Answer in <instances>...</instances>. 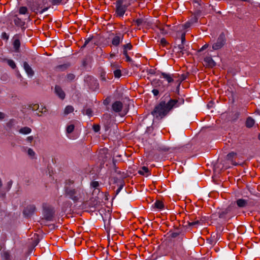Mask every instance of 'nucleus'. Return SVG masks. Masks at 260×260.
Listing matches in <instances>:
<instances>
[{"mask_svg": "<svg viewBox=\"0 0 260 260\" xmlns=\"http://www.w3.org/2000/svg\"><path fill=\"white\" fill-rule=\"evenodd\" d=\"M123 35L115 36L112 40V44L113 46H117L122 41Z\"/></svg>", "mask_w": 260, "mask_h": 260, "instance_id": "ddd939ff", "label": "nucleus"}, {"mask_svg": "<svg viewBox=\"0 0 260 260\" xmlns=\"http://www.w3.org/2000/svg\"><path fill=\"white\" fill-rule=\"evenodd\" d=\"M149 170L148 168L146 167H143L139 171L138 173L139 174L142 175H145L146 174L148 173Z\"/></svg>", "mask_w": 260, "mask_h": 260, "instance_id": "4be33fe9", "label": "nucleus"}, {"mask_svg": "<svg viewBox=\"0 0 260 260\" xmlns=\"http://www.w3.org/2000/svg\"><path fill=\"white\" fill-rule=\"evenodd\" d=\"M74 184V181L71 180L66 181L64 187L65 195L74 202H76L82 200L85 196V191L82 187H77V188H72L70 187L71 185Z\"/></svg>", "mask_w": 260, "mask_h": 260, "instance_id": "f03ea898", "label": "nucleus"}, {"mask_svg": "<svg viewBox=\"0 0 260 260\" xmlns=\"http://www.w3.org/2000/svg\"><path fill=\"white\" fill-rule=\"evenodd\" d=\"M28 12L27 8L26 7H21L19 8V13L20 14H27Z\"/></svg>", "mask_w": 260, "mask_h": 260, "instance_id": "a878e982", "label": "nucleus"}, {"mask_svg": "<svg viewBox=\"0 0 260 260\" xmlns=\"http://www.w3.org/2000/svg\"><path fill=\"white\" fill-rule=\"evenodd\" d=\"M237 204L239 207L242 208L247 205V202L245 200L240 199L237 201Z\"/></svg>", "mask_w": 260, "mask_h": 260, "instance_id": "a211bd4d", "label": "nucleus"}, {"mask_svg": "<svg viewBox=\"0 0 260 260\" xmlns=\"http://www.w3.org/2000/svg\"><path fill=\"white\" fill-rule=\"evenodd\" d=\"M115 4L116 7L115 15L119 18L123 17L127 8L131 5L129 2H126L125 0H116Z\"/></svg>", "mask_w": 260, "mask_h": 260, "instance_id": "7ed1b4c3", "label": "nucleus"}, {"mask_svg": "<svg viewBox=\"0 0 260 260\" xmlns=\"http://www.w3.org/2000/svg\"><path fill=\"white\" fill-rule=\"evenodd\" d=\"M114 75L115 78H120L121 76V72L120 70H116L114 71Z\"/></svg>", "mask_w": 260, "mask_h": 260, "instance_id": "7c9ffc66", "label": "nucleus"}, {"mask_svg": "<svg viewBox=\"0 0 260 260\" xmlns=\"http://www.w3.org/2000/svg\"><path fill=\"white\" fill-rule=\"evenodd\" d=\"M122 53L123 55H126L128 50H131L133 48V46L131 43H127L122 45Z\"/></svg>", "mask_w": 260, "mask_h": 260, "instance_id": "2eb2a0df", "label": "nucleus"}, {"mask_svg": "<svg viewBox=\"0 0 260 260\" xmlns=\"http://www.w3.org/2000/svg\"><path fill=\"white\" fill-rule=\"evenodd\" d=\"M123 187V185H121L116 190V194H118Z\"/></svg>", "mask_w": 260, "mask_h": 260, "instance_id": "de8ad7c7", "label": "nucleus"}, {"mask_svg": "<svg viewBox=\"0 0 260 260\" xmlns=\"http://www.w3.org/2000/svg\"><path fill=\"white\" fill-rule=\"evenodd\" d=\"M175 49L177 51L179 57L183 56L185 54H188V52L185 48L184 44H179L177 47H175Z\"/></svg>", "mask_w": 260, "mask_h": 260, "instance_id": "0eeeda50", "label": "nucleus"}, {"mask_svg": "<svg viewBox=\"0 0 260 260\" xmlns=\"http://www.w3.org/2000/svg\"><path fill=\"white\" fill-rule=\"evenodd\" d=\"M93 129L95 132H98L100 130V126L99 125H94Z\"/></svg>", "mask_w": 260, "mask_h": 260, "instance_id": "c9c22d12", "label": "nucleus"}, {"mask_svg": "<svg viewBox=\"0 0 260 260\" xmlns=\"http://www.w3.org/2000/svg\"><path fill=\"white\" fill-rule=\"evenodd\" d=\"M23 68L29 77H31L34 76V72L27 62L25 61L23 63Z\"/></svg>", "mask_w": 260, "mask_h": 260, "instance_id": "f8f14e48", "label": "nucleus"}, {"mask_svg": "<svg viewBox=\"0 0 260 260\" xmlns=\"http://www.w3.org/2000/svg\"><path fill=\"white\" fill-rule=\"evenodd\" d=\"M208 47V45L207 44H205V45H204L201 49V50H203L204 49H205L206 48H207Z\"/></svg>", "mask_w": 260, "mask_h": 260, "instance_id": "603ef678", "label": "nucleus"}, {"mask_svg": "<svg viewBox=\"0 0 260 260\" xmlns=\"http://www.w3.org/2000/svg\"><path fill=\"white\" fill-rule=\"evenodd\" d=\"M154 208L158 209V210H161L164 209V205L162 201L159 200H157L155 201L153 205Z\"/></svg>", "mask_w": 260, "mask_h": 260, "instance_id": "f3484780", "label": "nucleus"}, {"mask_svg": "<svg viewBox=\"0 0 260 260\" xmlns=\"http://www.w3.org/2000/svg\"><path fill=\"white\" fill-rule=\"evenodd\" d=\"M181 44H184L185 41V32H182L181 35Z\"/></svg>", "mask_w": 260, "mask_h": 260, "instance_id": "72a5a7b5", "label": "nucleus"}, {"mask_svg": "<svg viewBox=\"0 0 260 260\" xmlns=\"http://www.w3.org/2000/svg\"><path fill=\"white\" fill-rule=\"evenodd\" d=\"M153 86L155 88L157 89L160 91V92L165 91L166 88V86L164 85L163 82L159 80L153 82Z\"/></svg>", "mask_w": 260, "mask_h": 260, "instance_id": "6e6552de", "label": "nucleus"}, {"mask_svg": "<svg viewBox=\"0 0 260 260\" xmlns=\"http://www.w3.org/2000/svg\"><path fill=\"white\" fill-rule=\"evenodd\" d=\"M258 139L260 140V134L258 136Z\"/></svg>", "mask_w": 260, "mask_h": 260, "instance_id": "13d9d810", "label": "nucleus"}, {"mask_svg": "<svg viewBox=\"0 0 260 260\" xmlns=\"http://www.w3.org/2000/svg\"><path fill=\"white\" fill-rule=\"evenodd\" d=\"M90 186L94 189H98L99 186V183L98 181H92L90 184Z\"/></svg>", "mask_w": 260, "mask_h": 260, "instance_id": "c756f323", "label": "nucleus"}, {"mask_svg": "<svg viewBox=\"0 0 260 260\" xmlns=\"http://www.w3.org/2000/svg\"><path fill=\"white\" fill-rule=\"evenodd\" d=\"M4 117L5 114L3 113L0 112V119H3V118H4Z\"/></svg>", "mask_w": 260, "mask_h": 260, "instance_id": "8fccbe9b", "label": "nucleus"}, {"mask_svg": "<svg viewBox=\"0 0 260 260\" xmlns=\"http://www.w3.org/2000/svg\"><path fill=\"white\" fill-rule=\"evenodd\" d=\"M183 103L184 100L182 99L179 100L171 99L167 103L161 101L155 107L152 112V114L156 118H162L172 109L178 107Z\"/></svg>", "mask_w": 260, "mask_h": 260, "instance_id": "f257e3e1", "label": "nucleus"}, {"mask_svg": "<svg viewBox=\"0 0 260 260\" xmlns=\"http://www.w3.org/2000/svg\"><path fill=\"white\" fill-rule=\"evenodd\" d=\"M197 20H198V19H197V17L194 16V17H193V18H192L191 19V20L190 21L191 22V24H192L193 23L197 22Z\"/></svg>", "mask_w": 260, "mask_h": 260, "instance_id": "37998d69", "label": "nucleus"}, {"mask_svg": "<svg viewBox=\"0 0 260 260\" xmlns=\"http://www.w3.org/2000/svg\"><path fill=\"white\" fill-rule=\"evenodd\" d=\"M143 22V20L141 19H138L135 21V23L138 26L141 25Z\"/></svg>", "mask_w": 260, "mask_h": 260, "instance_id": "e433bc0d", "label": "nucleus"}, {"mask_svg": "<svg viewBox=\"0 0 260 260\" xmlns=\"http://www.w3.org/2000/svg\"><path fill=\"white\" fill-rule=\"evenodd\" d=\"M114 56V54L111 53V54H110V57H113Z\"/></svg>", "mask_w": 260, "mask_h": 260, "instance_id": "4d7b16f0", "label": "nucleus"}, {"mask_svg": "<svg viewBox=\"0 0 260 260\" xmlns=\"http://www.w3.org/2000/svg\"><path fill=\"white\" fill-rule=\"evenodd\" d=\"M14 23L15 24L18 25L20 24V23L21 22V20L20 18H19L18 17H16L15 18V19L14 20Z\"/></svg>", "mask_w": 260, "mask_h": 260, "instance_id": "ea45409f", "label": "nucleus"}, {"mask_svg": "<svg viewBox=\"0 0 260 260\" xmlns=\"http://www.w3.org/2000/svg\"><path fill=\"white\" fill-rule=\"evenodd\" d=\"M2 38L3 39H8V36L7 35L6 32H3L2 34Z\"/></svg>", "mask_w": 260, "mask_h": 260, "instance_id": "49530a36", "label": "nucleus"}, {"mask_svg": "<svg viewBox=\"0 0 260 260\" xmlns=\"http://www.w3.org/2000/svg\"><path fill=\"white\" fill-rule=\"evenodd\" d=\"M200 223V222L199 220L188 222V225L190 226L199 225Z\"/></svg>", "mask_w": 260, "mask_h": 260, "instance_id": "2f4dec72", "label": "nucleus"}, {"mask_svg": "<svg viewBox=\"0 0 260 260\" xmlns=\"http://www.w3.org/2000/svg\"><path fill=\"white\" fill-rule=\"evenodd\" d=\"M73 111H74V108L73 106H68L66 107V108L64 109V113L65 114H68L69 113L73 112Z\"/></svg>", "mask_w": 260, "mask_h": 260, "instance_id": "5701e85b", "label": "nucleus"}, {"mask_svg": "<svg viewBox=\"0 0 260 260\" xmlns=\"http://www.w3.org/2000/svg\"><path fill=\"white\" fill-rule=\"evenodd\" d=\"M62 0H52V3L54 5H59L61 2Z\"/></svg>", "mask_w": 260, "mask_h": 260, "instance_id": "58836bf2", "label": "nucleus"}, {"mask_svg": "<svg viewBox=\"0 0 260 260\" xmlns=\"http://www.w3.org/2000/svg\"><path fill=\"white\" fill-rule=\"evenodd\" d=\"M75 78V76L73 74H69L68 76V79L69 80H73Z\"/></svg>", "mask_w": 260, "mask_h": 260, "instance_id": "a18cd8bd", "label": "nucleus"}, {"mask_svg": "<svg viewBox=\"0 0 260 260\" xmlns=\"http://www.w3.org/2000/svg\"><path fill=\"white\" fill-rule=\"evenodd\" d=\"M20 46V42L18 39H15L13 42V47L16 52H18Z\"/></svg>", "mask_w": 260, "mask_h": 260, "instance_id": "6ab92c4d", "label": "nucleus"}, {"mask_svg": "<svg viewBox=\"0 0 260 260\" xmlns=\"http://www.w3.org/2000/svg\"><path fill=\"white\" fill-rule=\"evenodd\" d=\"M3 184L1 179H0V187H2Z\"/></svg>", "mask_w": 260, "mask_h": 260, "instance_id": "6e6d98bb", "label": "nucleus"}, {"mask_svg": "<svg viewBox=\"0 0 260 260\" xmlns=\"http://www.w3.org/2000/svg\"><path fill=\"white\" fill-rule=\"evenodd\" d=\"M204 63L205 66L210 68H213L216 65L215 62L210 56H207L204 58Z\"/></svg>", "mask_w": 260, "mask_h": 260, "instance_id": "9d476101", "label": "nucleus"}, {"mask_svg": "<svg viewBox=\"0 0 260 260\" xmlns=\"http://www.w3.org/2000/svg\"><path fill=\"white\" fill-rule=\"evenodd\" d=\"M160 44L163 45V46H165L167 44V42L166 40L164 38H162L161 40H160Z\"/></svg>", "mask_w": 260, "mask_h": 260, "instance_id": "79ce46f5", "label": "nucleus"}, {"mask_svg": "<svg viewBox=\"0 0 260 260\" xmlns=\"http://www.w3.org/2000/svg\"><path fill=\"white\" fill-rule=\"evenodd\" d=\"M29 108L32 111H37L40 109V106L37 104H32L29 106Z\"/></svg>", "mask_w": 260, "mask_h": 260, "instance_id": "bb28decb", "label": "nucleus"}, {"mask_svg": "<svg viewBox=\"0 0 260 260\" xmlns=\"http://www.w3.org/2000/svg\"><path fill=\"white\" fill-rule=\"evenodd\" d=\"M225 42V36L223 34L220 35L216 42L212 45L213 50H218L221 48Z\"/></svg>", "mask_w": 260, "mask_h": 260, "instance_id": "20e7f679", "label": "nucleus"}, {"mask_svg": "<svg viewBox=\"0 0 260 260\" xmlns=\"http://www.w3.org/2000/svg\"><path fill=\"white\" fill-rule=\"evenodd\" d=\"M7 62L8 65L12 69H15L16 67L15 62L12 59H7Z\"/></svg>", "mask_w": 260, "mask_h": 260, "instance_id": "cd10ccee", "label": "nucleus"}, {"mask_svg": "<svg viewBox=\"0 0 260 260\" xmlns=\"http://www.w3.org/2000/svg\"><path fill=\"white\" fill-rule=\"evenodd\" d=\"M48 10V8H45L44 9H41L40 10L39 8H37V10L41 14H42L43 13H44V12H45L46 11H47Z\"/></svg>", "mask_w": 260, "mask_h": 260, "instance_id": "a19ab883", "label": "nucleus"}, {"mask_svg": "<svg viewBox=\"0 0 260 260\" xmlns=\"http://www.w3.org/2000/svg\"><path fill=\"white\" fill-rule=\"evenodd\" d=\"M55 92L56 95L61 100L65 98V93L59 86H55Z\"/></svg>", "mask_w": 260, "mask_h": 260, "instance_id": "9b49d317", "label": "nucleus"}, {"mask_svg": "<svg viewBox=\"0 0 260 260\" xmlns=\"http://www.w3.org/2000/svg\"><path fill=\"white\" fill-rule=\"evenodd\" d=\"M192 25L190 21H187L184 24H182L179 26L180 28L187 29L190 27Z\"/></svg>", "mask_w": 260, "mask_h": 260, "instance_id": "393cba45", "label": "nucleus"}, {"mask_svg": "<svg viewBox=\"0 0 260 260\" xmlns=\"http://www.w3.org/2000/svg\"><path fill=\"white\" fill-rule=\"evenodd\" d=\"M160 77L165 79L169 84H171L174 82L175 79L178 77V76L177 74H171L162 72L160 74Z\"/></svg>", "mask_w": 260, "mask_h": 260, "instance_id": "39448f33", "label": "nucleus"}, {"mask_svg": "<svg viewBox=\"0 0 260 260\" xmlns=\"http://www.w3.org/2000/svg\"><path fill=\"white\" fill-rule=\"evenodd\" d=\"M124 56L126 57V61H130L131 60V57L128 55V53H126V55H124Z\"/></svg>", "mask_w": 260, "mask_h": 260, "instance_id": "09e8293b", "label": "nucleus"}, {"mask_svg": "<svg viewBox=\"0 0 260 260\" xmlns=\"http://www.w3.org/2000/svg\"><path fill=\"white\" fill-rule=\"evenodd\" d=\"M122 103L120 101H116L113 103L112 109L115 112H119L122 109Z\"/></svg>", "mask_w": 260, "mask_h": 260, "instance_id": "1a4fd4ad", "label": "nucleus"}, {"mask_svg": "<svg viewBox=\"0 0 260 260\" xmlns=\"http://www.w3.org/2000/svg\"><path fill=\"white\" fill-rule=\"evenodd\" d=\"M75 126L73 124H69L66 128V132L67 134H71L74 130Z\"/></svg>", "mask_w": 260, "mask_h": 260, "instance_id": "412c9836", "label": "nucleus"}, {"mask_svg": "<svg viewBox=\"0 0 260 260\" xmlns=\"http://www.w3.org/2000/svg\"><path fill=\"white\" fill-rule=\"evenodd\" d=\"M86 114L88 116H90L92 114V111L90 109H88L86 110Z\"/></svg>", "mask_w": 260, "mask_h": 260, "instance_id": "c03bdc74", "label": "nucleus"}, {"mask_svg": "<svg viewBox=\"0 0 260 260\" xmlns=\"http://www.w3.org/2000/svg\"><path fill=\"white\" fill-rule=\"evenodd\" d=\"M236 155L237 154L234 152L230 153L226 156V160L229 161L233 165L237 166L238 164L233 160V158L236 157Z\"/></svg>", "mask_w": 260, "mask_h": 260, "instance_id": "4468645a", "label": "nucleus"}, {"mask_svg": "<svg viewBox=\"0 0 260 260\" xmlns=\"http://www.w3.org/2000/svg\"><path fill=\"white\" fill-rule=\"evenodd\" d=\"M47 110V108L45 107L41 106V107H40V109L38 111L39 112L37 113V114L39 116H41V114L46 112Z\"/></svg>", "mask_w": 260, "mask_h": 260, "instance_id": "b1692460", "label": "nucleus"}, {"mask_svg": "<svg viewBox=\"0 0 260 260\" xmlns=\"http://www.w3.org/2000/svg\"><path fill=\"white\" fill-rule=\"evenodd\" d=\"M31 132V129L29 128V127H23L21 128L19 130V132L21 134H24V135H27L29 133H30Z\"/></svg>", "mask_w": 260, "mask_h": 260, "instance_id": "dca6fc26", "label": "nucleus"}, {"mask_svg": "<svg viewBox=\"0 0 260 260\" xmlns=\"http://www.w3.org/2000/svg\"><path fill=\"white\" fill-rule=\"evenodd\" d=\"M152 92L153 93L154 96H157L159 93L160 92V91L158 90L157 89L154 88L152 90Z\"/></svg>", "mask_w": 260, "mask_h": 260, "instance_id": "f704fd0d", "label": "nucleus"}, {"mask_svg": "<svg viewBox=\"0 0 260 260\" xmlns=\"http://www.w3.org/2000/svg\"><path fill=\"white\" fill-rule=\"evenodd\" d=\"M255 123L254 120L251 117H248L246 121V125L247 127H251Z\"/></svg>", "mask_w": 260, "mask_h": 260, "instance_id": "aec40b11", "label": "nucleus"}, {"mask_svg": "<svg viewBox=\"0 0 260 260\" xmlns=\"http://www.w3.org/2000/svg\"><path fill=\"white\" fill-rule=\"evenodd\" d=\"M91 38H88L85 41V42L83 44V45L81 47V48L85 47L91 41Z\"/></svg>", "mask_w": 260, "mask_h": 260, "instance_id": "473e14b6", "label": "nucleus"}, {"mask_svg": "<svg viewBox=\"0 0 260 260\" xmlns=\"http://www.w3.org/2000/svg\"><path fill=\"white\" fill-rule=\"evenodd\" d=\"M34 137L32 136H28L26 138V140L28 141L29 143H31L32 141L34 140Z\"/></svg>", "mask_w": 260, "mask_h": 260, "instance_id": "4c0bfd02", "label": "nucleus"}, {"mask_svg": "<svg viewBox=\"0 0 260 260\" xmlns=\"http://www.w3.org/2000/svg\"><path fill=\"white\" fill-rule=\"evenodd\" d=\"M178 235H179V234L177 233H172V236L173 237L175 238L177 236H178Z\"/></svg>", "mask_w": 260, "mask_h": 260, "instance_id": "3c124183", "label": "nucleus"}, {"mask_svg": "<svg viewBox=\"0 0 260 260\" xmlns=\"http://www.w3.org/2000/svg\"><path fill=\"white\" fill-rule=\"evenodd\" d=\"M98 202L96 201V203L94 204L93 205H91V206L95 207V206H96L98 205Z\"/></svg>", "mask_w": 260, "mask_h": 260, "instance_id": "5fc2aeb1", "label": "nucleus"}, {"mask_svg": "<svg viewBox=\"0 0 260 260\" xmlns=\"http://www.w3.org/2000/svg\"><path fill=\"white\" fill-rule=\"evenodd\" d=\"M36 208L35 205H30L27 206L23 210V214L27 217L30 216L36 211Z\"/></svg>", "mask_w": 260, "mask_h": 260, "instance_id": "423d86ee", "label": "nucleus"}, {"mask_svg": "<svg viewBox=\"0 0 260 260\" xmlns=\"http://www.w3.org/2000/svg\"><path fill=\"white\" fill-rule=\"evenodd\" d=\"M27 154L32 158H33L35 157V155L36 154L35 151L31 148L28 149Z\"/></svg>", "mask_w": 260, "mask_h": 260, "instance_id": "c85d7f7f", "label": "nucleus"}, {"mask_svg": "<svg viewBox=\"0 0 260 260\" xmlns=\"http://www.w3.org/2000/svg\"><path fill=\"white\" fill-rule=\"evenodd\" d=\"M7 59L6 58H2L0 57V61H7Z\"/></svg>", "mask_w": 260, "mask_h": 260, "instance_id": "864d4df0", "label": "nucleus"}]
</instances>
